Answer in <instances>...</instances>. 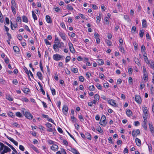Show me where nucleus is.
<instances>
[{"instance_id":"nucleus-1","label":"nucleus","mask_w":154,"mask_h":154,"mask_svg":"<svg viewBox=\"0 0 154 154\" xmlns=\"http://www.w3.org/2000/svg\"><path fill=\"white\" fill-rule=\"evenodd\" d=\"M55 43L53 45V48L54 51L57 52L59 51V48H61L64 46V44L63 42H54Z\"/></svg>"},{"instance_id":"nucleus-2","label":"nucleus","mask_w":154,"mask_h":154,"mask_svg":"<svg viewBox=\"0 0 154 154\" xmlns=\"http://www.w3.org/2000/svg\"><path fill=\"white\" fill-rule=\"evenodd\" d=\"M62 57V56L58 54H54L53 57V59L57 61L60 60Z\"/></svg>"},{"instance_id":"nucleus-3","label":"nucleus","mask_w":154,"mask_h":154,"mask_svg":"<svg viewBox=\"0 0 154 154\" xmlns=\"http://www.w3.org/2000/svg\"><path fill=\"white\" fill-rule=\"evenodd\" d=\"M140 132L139 129H137L136 131L133 130L132 132V135L133 137H135L137 135H140Z\"/></svg>"},{"instance_id":"nucleus-4","label":"nucleus","mask_w":154,"mask_h":154,"mask_svg":"<svg viewBox=\"0 0 154 154\" xmlns=\"http://www.w3.org/2000/svg\"><path fill=\"white\" fill-rule=\"evenodd\" d=\"M135 101L139 104H140L141 103L142 100L140 96L136 95L135 97Z\"/></svg>"},{"instance_id":"nucleus-5","label":"nucleus","mask_w":154,"mask_h":154,"mask_svg":"<svg viewBox=\"0 0 154 154\" xmlns=\"http://www.w3.org/2000/svg\"><path fill=\"white\" fill-rule=\"evenodd\" d=\"M68 45L70 51L72 53H74L75 51L73 48L72 44L70 42L69 43Z\"/></svg>"},{"instance_id":"nucleus-6","label":"nucleus","mask_w":154,"mask_h":154,"mask_svg":"<svg viewBox=\"0 0 154 154\" xmlns=\"http://www.w3.org/2000/svg\"><path fill=\"white\" fill-rule=\"evenodd\" d=\"M24 115L27 118L29 119H32L33 118L32 115L30 112H26Z\"/></svg>"},{"instance_id":"nucleus-7","label":"nucleus","mask_w":154,"mask_h":154,"mask_svg":"<svg viewBox=\"0 0 154 154\" xmlns=\"http://www.w3.org/2000/svg\"><path fill=\"white\" fill-rule=\"evenodd\" d=\"M68 110V108L67 106L65 105H64L63 108V112L65 115L67 114Z\"/></svg>"},{"instance_id":"nucleus-8","label":"nucleus","mask_w":154,"mask_h":154,"mask_svg":"<svg viewBox=\"0 0 154 154\" xmlns=\"http://www.w3.org/2000/svg\"><path fill=\"white\" fill-rule=\"evenodd\" d=\"M149 125L150 130V131L152 134L154 133V128L151 122L149 123Z\"/></svg>"},{"instance_id":"nucleus-9","label":"nucleus","mask_w":154,"mask_h":154,"mask_svg":"<svg viewBox=\"0 0 154 154\" xmlns=\"http://www.w3.org/2000/svg\"><path fill=\"white\" fill-rule=\"evenodd\" d=\"M108 103L109 104L114 106L116 107V103H115V100H113L111 99L108 100Z\"/></svg>"},{"instance_id":"nucleus-10","label":"nucleus","mask_w":154,"mask_h":154,"mask_svg":"<svg viewBox=\"0 0 154 154\" xmlns=\"http://www.w3.org/2000/svg\"><path fill=\"white\" fill-rule=\"evenodd\" d=\"M59 34L63 40L65 41L66 40V34L65 33L60 32Z\"/></svg>"},{"instance_id":"nucleus-11","label":"nucleus","mask_w":154,"mask_h":154,"mask_svg":"<svg viewBox=\"0 0 154 154\" xmlns=\"http://www.w3.org/2000/svg\"><path fill=\"white\" fill-rule=\"evenodd\" d=\"M58 149V146L56 144H54L51 147V149L55 151H57Z\"/></svg>"},{"instance_id":"nucleus-12","label":"nucleus","mask_w":154,"mask_h":154,"mask_svg":"<svg viewBox=\"0 0 154 154\" xmlns=\"http://www.w3.org/2000/svg\"><path fill=\"white\" fill-rule=\"evenodd\" d=\"M46 20L47 22L48 23H51L52 22L50 16L48 15L46 16Z\"/></svg>"},{"instance_id":"nucleus-13","label":"nucleus","mask_w":154,"mask_h":154,"mask_svg":"<svg viewBox=\"0 0 154 154\" xmlns=\"http://www.w3.org/2000/svg\"><path fill=\"white\" fill-rule=\"evenodd\" d=\"M135 142L136 143L137 145L138 146H140L141 144V140L139 138H137L135 139Z\"/></svg>"},{"instance_id":"nucleus-14","label":"nucleus","mask_w":154,"mask_h":154,"mask_svg":"<svg viewBox=\"0 0 154 154\" xmlns=\"http://www.w3.org/2000/svg\"><path fill=\"white\" fill-rule=\"evenodd\" d=\"M143 55L144 57V60L147 63H149V61L147 57L146 56V53H143Z\"/></svg>"},{"instance_id":"nucleus-15","label":"nucleus","mask_w":154,"mask_h":154,"mask_svg":"<svg viewBox=\"0 0 154 154\" xmlns=\"http://www.w3.org/2000/svg\"><path fill=\"white\" fill-rule=\"evenodd\" d=\"M97 130L101 134H103V130H102L100 126L98 125L97 126Z\"/></svg>"},{"instance_id":"nucleus-16","label":"nucleus","mask_w":154,"mask_h":154,"mask_svg":"<svg viewBox=\"0 0 154 154\" xmlns=\"http://www.w3.org/2000/svg\"><path fill=\"white\" fill-rule=\"evenodd\" d=\"M30 146L31 148L34 151L37 153H39V151L36 147L32 144H31Z\"/></svg>"},{"instance_id":"nucleus-17","label":"nucleus","mask_w":154,"mask_h":154,"mask_svg":"<svg viewBox=\"0 0 154 154\" xmlns=\"http://www.w3.org/2000/svg\"><path fill=\"white\" fill-rule=\"evenodd\" d=\"M147 64H149L150 65L151 68L154 69V63L152 60H150Z\"/></svg>"},{"instance_id":"nucleus-18","label":"nucleus","mask_w":154,"mask_h":154,"mask_svg":"<svg viewBox=\"0 0 154 154\" xmlns=\"http://www.w3.org/2000/svg\"><path fill=\"white\" fill-rule=\"evenodd\" d=\"M70 151L74 154H80L79 152L75 148H71Z\"/></svg>"},{"instance_id":"nucleus-19","label":"nucleus","mask_w":154,"mask_h":154,"mask_svg":"<svg viewBox=\"0 0 154 154\" xmlns=\"http://www.w3.org/2000/svg\"><path fill=\"white\" fill-rule=\"evenodd\" d=\"M13 49L14 52L16 53H18L20 51V49L19 48L16 46L13 47Z\"/></svg>"},{"instance_id":"nucleus-20","label":"nucleus","mask_w":154,"mask_h":154,"mask_svg":"<svg viewBox=\"0 0 154 154\" xmlns=\"http://www.w3.org/2000/svg\"><path fill=\"white\" fill-rule=\"evenodd\" d=\"M38 84L40 88V91L42 93L43 95H45V92L44 89L42 88V85L39 82H38Z\"/></svg>"},{"instance_id":"nucleus-21","label":"nucleus","mask_w":154,"mask_h":154,"mask_svg":"<svg viewBox=\"0 0 154 154\" xmlns=\"http://www.w3.org/2000/svg\"><path fill=\"white\" fill-rule=\"evenodd\" d=\"M146 22V20L145 19H143L142 20V24L143 28H146L147 27V25Z\"/></svg>"},{"instance_id":"nucleus-22","label":"nucleus","mask_w":154,"mask_h":154,"mask_svg":"<svg viewBox=\"0 0 154 154\" xmlns=\"http://www.w3.org/2000/svg\"><path fill=\"white\" fill-rule=\"evenodd\" d=\"M148 78V76L147 74V73H143V78L144 79V80L145 81H147Z\"/></svg>"},{"instance_id":"nucleus-23","label":"nucleus","mask_w":154,"mask_h":154,"mask_svg":"<svg viewBox=\"0 0 154 154\" xmlns=\"http://www.w3.org/2000/svg\"><path fill=\"white\" fill-rule=\"evenodd\" d=\"M37 75L40 79L41 80L43 79L42 75L41 72H38L37 73Z\"/></svg>"},{"instance_id":"nucleus-24","label":"nucleus","mask_w":154,"mask_h":154,"mask_svg":"<svg viewBox=\"0 0 154 154\" xmlns=\"http://www.w3.org/2000/svg\"><path fill=\"white\" fill-rule=\"evenodd\" d=\"M11 4L12 5L11 6H13V7H15V8H17V5L16 4L14 0H11Z\"/></svg>"},{"instance_id":"nucleus-25","label":"nucleus","mask_w":154,"mask_h":154,"mask_svg":"<svg viewBox=\"0 0 154 154\" xmlns=\"http://www.w3.org/2000/svg\"><path fill=\"white\" fill-rule=\"evenodd\" d=\"M11 28L12 30H14V29H13V26L15 28H17V23H15L14 24H13L12 22L11 21Z\"/></svg>"},{"instance_id":"nucleus-26","label":"nucleus","mask_w":154,"mask_h":154,"mask_svg":"<svg viewBox=\"0 0 154 154\" xmlns=\"http://www.w3.org/2000/svg\"><path fill=\"white\" fill-rule=\"evenodd\" d=\"M97 62L100 65H103L104 64V62L103 60L101 59H97Z\"/></svg>"},{"instance_id":"nucleus-27","label":"nucleus","mask_w":154,"mask_h":154,"mask_svg":"<svg viewBox=\"0 0 154 154\" xmlns=\"http://www.w3.org/2000/svg\"><path fill=\"white\" fill-rule=\"evenodd\" d=\"M24 70H25V71L26 72V73L27 74V75H28V78L29 79H30V80H31V79L30 78V76H29V71L27 69V68H26V67H24Z\"/></svg>"},{"instance_id":"nucleus-28","label":"nucleus","mask_w":154,"mask_h":154,"mask_svg":"<svg viewBox=\"0 0 154 154\" xmlns=\"http://www.w3.org/2000/svg\"><path fill=\"white\" fill-rule=\"evenodd\" d=\"M106 121L104 120H100V121L99 122V124L100 125H102L103 126H105L106 125Z\"/></svg>"},{"instance_id":"nucleus-29","label":"nucleus","mask_w":154,"mask_h":154,"mask_svg":"<svg viewBox=\"0 0 154 154\" xmlns=\"http://www.w3.org/2000/svg\"><path fill=\"white\" fill-rule=\"evenodd\" d=\"M142 109H143V112L144 114H148V113H147L148 110H147V107H146L145 106L143 107Z\"/></svg>"},{"instance_id":"nucleus-30","label":"nucleus","mask_w":154,"mask_h":154,"mask_svg":"<svg viewBox=\"0 0 154 154\" xmlns=\"http://www.w3.org/2000/svg\"><path fill=\"white\" fill-rule=\"evenodd\" d=\"M141 50L142 53L143 54L144 53H146L145 51V50H146V48L144 45H142L141 46Z\"/></svg>"},{"instance_id":"nucleus-31","label":"nucleus","mask_w":154,"mask_h":154,"mask_svg":"<svg viewBox=\"0 0 154 154\" xmlns=\"http://www.w3.org/2000/svg\"><path fill=\"white\" fill-rule=\"evenodd\" d=\"M9 140H10L11 142H13L14 144H15L16 146H17L18 144V142L14 140L13 138H10V139H9Z\"/></svg>"},{"instance_id":"nucleus-32","label":"nucleus","mask_w":154,"mask_h":154,"mask_svg":"<svg viewBox=\"0 0 154 154\" xmlns=\"http://www.w3.org/2000/svg\"><path fill=\"white\" fill-rule=\"evenodd\" d=\"M4 150L5 151V153H7L8 152H10L11 151L10 149L7 146H5Z\"/></svg>"},{"instance_id":"nucleus-33","label":"nucleus","mask_w":154,"mask_h":154,"mask_svg":"<svg viewBox=\"0 0 154 154\" xmlns=\"http://www.w3.org/2000/svg\"><path fill=\"white\" fill-rule=\"evenodd\" d=\"M32 17H33V18L34 19V20H37V17L36 14H35L34 11H32Z\"/></svg>"},{"instance_id":"nucleus-34","label":"nucleus","mask_w":154,"mask_h":154,"mask_svg":"<svg viewBox=\"0 0 154 154\" xmlns=\"http://www.w3.org/2000/svg\"><path fill=\"white\" fill-rule=\"evenodd\" d=\"M86 137L89 140H91V135L90 134L88 133H87L85 134Z\"/></svg>"},{"instance_id":"nucleus-35","label":"nucleus","mask_w":154,"mask_h":154,"mask_svg":"<svg viewBox=\"0 0 154 154\" xmlns=\"http://www.w3.org/2000/svg\"><path fill=\"white\" fill-rule=\"evenodd\" d=\"M95 88L94 85L90 86L88 88V89L90 91H94L95 89Z\"/></svg>"},{"instance_id":"nucleus-36","label":"nucleus","mask_w":154,"mask_h":154,"mask_svg":"<svg viewBox=\"0 0 154 154\" xmlns=\"http://www.w3.org/2000/svg\"><path fill=\"white\" fill-rule=\"evenodd\" d=\"M72 121L73 122H76L77 119L75 118L73 116H71V117Z\"/></svg>"},{"instance_id":"nucleus-37","label":"nucleus","mask_w":154,"mask_h":154,"mask_svg":"<svg viewBox=\"0 0 154 154\" xmlns=\"http://www.w3.org/2000/svg\"><path fill=\"white\" fill-rule=\"evenodd\" d=\"M104 21L106 25H108L109 24V21L108 20V18L107 17H106L104 18Z\"/></svg>"},{"instance_id":"nucleus-38","label":"nucleus","mask_w":154,"mask_h":154,"mask_svg":"<svg viewBox=\"0 0 154 154\" xmlns=\"http://www.w3.org/2000/svg\"><path fill=\"white\" fill-rule=\"evenodd\" d=\"M29 89L28 88H23L22 89V91L25 93H27L29 91Z\"/></svg>"},{"instance_id":"nucleus-39","label":"nucleus","mask_w":154,"mask_h":154,"mask_svg":"<svg viewBox=\"0 0 154 154\" xmlns=\"http://www.w3.org/2000/svg\"><path fill=\"white\" fill-rule=\"evenodd\" d=\"M23 21L25 23L27 22L28 20L26 16H24L23 17Z\"/></svg>"},{"instance_id":"nucleus-40","label":"nucleus","mask_w":154,"mask_h":154,"mask_svg":"<svg viewBox=\"0 0 154 154\" xmlns=\"http://www.w3.org/2000/svg\"><path fill=\"white\" fill-rule=\"evenodd\" d=\"M120 51L122 53H124L125 50L122 47V45H119Z\"/></svg>"},{"instance_id":"nucleus-41","label":"nucleus","mask_w":154,"mask_h":154,"mask_svg":"<svg viewBox=\"0 0 154 154\" xmlns=\"http://www.w3.org/2000/svg\"><path fill=\"white\" fill-rule=\"evenodd\" d=\"M131 113L132 112L130 109H128L126 112V114L128 116H130Z\"/></svg>"},{"instance_id":"nucleus-42","label":"nucleus","mask_w":154,"mask_h":154,"mask_svg":"<svg viewBox=\"0 0 154 154\" xmlns=\"http://www.w3.org/2000/svg\"><path fill=\"white\" fill-rule=\"evenodd\" d=\"M0 146L1 147L0 148V151H2L3 150V148H5V146L4 145L2 142H0Z\"/></svg>"},{"instance_id":"nucleus-43","label":"nucleus","mask_w":154,"mask_h":154,"mask_svg":"<svg viewBox=\"0 0 154 154\" xmlns=\"http://www.w3.org/2000/svg\"><path fill=\"white\" fill-rule=\"evenodd\" d=\"M71 70L74 73H77L78 72V70L77 68H72L71 69Z\"/></svg>"},{"instance_id":"nucleus-44","label":"nucleus","mask_w":154,"mask_h":154,"mask_svg":"<svg viewBox=\"0 0 154 154\" xmlns=\"http://www.w3.org/2000/svg\"><path fill=\"white\" fill-rule=\"evenodd\" d=\"M13 6H11V10L13 13L15 14L16 13V11L15 8V7H13Z\"/></svg>"},{"instance_id":"nucleus-45","label":"nucleus","mask_w":154,"mask_h":154,"mask_svg":"<svg viewBox=\"0 0 154 154\" xmlns=\"http://www.w3.org/2000/svg\"><path fill=\"white\" fill-rule=\"evenodd\" d=\"M6 98L7 100L10 101H12L13 100L12 98L10 95L7 96L6 97Z\"/></svg>"},{"instance_id":"nucleus-46","label":"nucleus","mask_w":154,"mask_h":154,"mask_svg":"<svg viewBox=\"0 0 154 154\" xmlns=\"http://www.w3.org/2000/svg\"><path fill=\"white\" fill-rule=\"evenodd\" d=\"M143 30H140L139 32V35L141 38L143 37L144 34V32L143 31Z\"/></svg>"},{"instance_id":"nucleus-47","label":"nucleus","mask_w":154,"mask_h":154,"mask_svg":"<svg viewBox=\"0 0 154 154\" xmlns=\"http://www.w3.org/2000/svg\"><path fill=\"white\" fill-rule=\"evenodd\" d=\"M135 63L137 64L138 66H140L141 65V64L138 58H136L135 60Z\"/></svg>"},{"instance_id":"nucleus-48","label":"nucleus","mask_w":154,"mask_h":154,"mask_svg":"<svg viewBox=\"0 0 154 154\" xmlns=\"http://www.w3.org/2000/svg\"><path fill=\"white\" fill-rule=\"evenodd\" d=\"M78 117L81 122H83L84 121V120L83 116L81 115H79Z\"/></svg>"},{"instance_id":"nucleus-49","label":"nucleus","mask_w":154,"mask_h":154,"mask_svg":"<svg viewBox=\"0 0 154 154\" xmlns=\"http://www.w3.org/2000/svg\"><path fill=\"white\" fill-rule=\"evenodd\" d=\"M16 116L19 117H22V114L19 112H17L16 113Z\"/></svg>"},{"instance_id":"nucleus-50","label":"nucleus","mask_w":154,"mask_h":154,"mask_svg":"<svg viewBox=\"0 0 154 154\" xmlns=\"http://www.w3.org/2000/svg\"><path fill=\"white\" fill-rule=\"evenodd\" d=\"M96 87L97 88L100 90H101L102 88V86L100 84L97 83L96 85Z\"/></svg>"},{"instance_id":"nucleus-51","label":"nucleus","mask_w":154,"mask_h":154,"mask_svg":"<svg viewBox=\"0 0 154 154\" xmlns=\"http://www.w3.org/2000/svg\"><path fill=\"white\" fill-rule=\"evenodd\" d=\"M21 17L20 16L18 17L16 19V22H19L20 23H21Z\"/></svg>"},{"instance_id":"nucleus-52","label":"nucleus","mask_w":154,"mask_h":154,"mask_svg":"<svg viewBox=\"0 0 154 154\" xmlns=\"http://www.w3.org/2000/svg\"><path fill=\"white\" fill-rule=\"evenodd\" d=\"M94 98L96 100H99L100 98L99 95L98 94H96L94 96Z\"/></svg>"},{"instance_id":"nucleus-53","label":"nucleus","mask_w":154,"mask_h":154,"mask_svg":"<svg viewBox=\"0 0 154 154\" xmlns=\"http://www.w3.org/2000/svg\"><path fill=\"white\" fill-rule=\"evenodd\" d=\"M51 93L52 95L54 96L56 94V91L54 88H51Z\"/></svg>"},{"instance_id":"nucleus-54","label":"nucleus","mask_w":154,"mask_h":154,"mask_svg":"<svg viewBox=\"0 0 154 154\" xmlns=\"http://www.w3.org/2000/svg\"><path fill=\"white\" fill-rule=\"evenodd\" d=\"M79 79L80 81L83 82L84 81V78L83 76H80L79 77Z\"/></svg>"},{"instance_id":"nucleus-55","label":"nucleus","mask_w":154,"mask_h":154,"mask_svg":"<svg viewBox=\"0 0 154 154\" xmlns=\"http://www.w3.org/2000/svg\"><path fill=\"white\" fill-rule=\"evenodd\" d=\"M45 125L48 128H51L52 127V125L51 124L48 122L45 124Z\"/></svg>"},{"instance_id":"nucleus-56","label":"nucleus","mask_w":154,"mask_h":154,"mask_svg":"<svg viewBox=\"0 0 154 154\" xmlns=\"http://www.w3.org/2000/svg\"><path fill=\"white\" fill-rule=\"evenodd\" d=\"M67 8L70 11H72L73 10V8L71 6L69 5L67 6Z\"/></svg>"},{"instance_id":"nucleus-57","label":"nucleus","mask_w":154,"mask_h":154,"mask_svg":"<svg viewBox=\"0 0 154 154\" xmlns=\"http://www.w3.org/2000/svg\"><path fill=\"white\" fill-rule=\"evenodd\" d=\"M108 140L110 141L109 143L112 144H113L114 143V142L113 141H112V137H110L108 139Z\"/></svg>"},{"instance_id":"nucleus-58","label":"nucleus","mask_w":154,"mask_h":154,"mask_svg":"<svg viewBox=\"0 0 154 154\" xmlns=\"http://www.w3.org/2000/svg\"><path fill=\"white\" fill-rule=\"evenodd\" d=\"M106 41L108 46H110L112 45V42L109 40H106Z\"/></svg>"},{"instance_id":"nucleus-59","label":"nucleus","mask_w":154,"mask_h":154,"mask_svg":"<svg viewBox=\"0 0 154 154\" xmlns=\"http://www.w3.org/2000/svg\"><path fill=\"white\" fill-rule=\"evenodd\" d=\"M136 27L134 26H133L131 30L132 32L134 33L136 31Z\"/></svg>"},{"instance_id":"nucleus-60","label":"nucleus","mask_w":154,"mask_h":154,"mask_svg":"<svg viewBox=\"0 0 154 154\" xmlns=\"http://www.w3.org/2000/svg\"><path fill=\"white\" fill-rule=\"evenodd\" d=\"M143 127L146 130H147V128L146 126V123L144 121V122L143 123L142 125Z\"/></svg>"},{"instance_id":"nucleus-61","label":"nucleus","mask_w":154,"mask_h":154,"mask_svg":"<svg viewBox=\"0 0 154 154\" xmlns=\"http://www.w3.org/2000/svg\"><path fill=\"white\" fill-rule=\"evenodd\" d=\"M8 115L9 116L11 117L12 118H13L14 116V115L13 113L11 112H10L8 113Z\"/></svg>"},{"instance_id":"nucleus-62","label":"nucleus","mask_w":154,"mask_h":154,"mask_svg":"<svg viewBox=\"0 0 154 154\" xmlns=\"http://www.w3.org/2000/svg\"><path fill=\"white\" fill-rule=\"evenodd\" d=\"M71 59L70 56H67L66 58V62L67 63Z\"/></svg>"},{"instance_id":"nucleus-63","label":"nucleus","mask_w":154,"mask_h":154,"mask_svg":"<svg viewBox=\"0 0 154 154\" xmlns=\"http://www.w3.org/2000/svg\"><path fill=\"white\" fill-rule=\"evenodd\" d=\"M129 82L130 85L132 84V79L131 77H129Z\"/></svg>"},{"instance_id":"nucleus-64","label":"nucleus","mask_w":154,"mask_h":154,"mask_svg":"<svg viewBox=\"0 0 154 154\" xmlns=\"http://www.w3.org/2000/svg\"><path fill=\"white\" fill-rule=\"evenodd\" d=\"M151 93L152 95L154 94V89L153 87H152L150 89Z\"/></svg>"}]
</instances>
